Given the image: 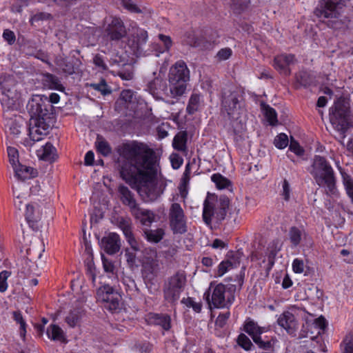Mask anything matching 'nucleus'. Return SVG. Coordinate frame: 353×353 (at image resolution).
<instances>
[{
  "mask_svg": "<svg viewBox=\"0 0 353 353\" xmlns=\"http://www.w3.org/2000/svg\"><path fill=\"white\" fill-rule=\"evenodd\" d=\"M150 320L156 325L161 326L165 330H169L171 327V318L165 314H151Z\"/></svg>",
  "mask_w": 353,
  "mask_h": 353,
  "instance_id": "obj_28",
  "label": "nucleus"
},
{
  "mask_svg": "<svg viewBox=\"0 0 353 353\" xmlns=\"http://www.w3.org/2000/svg\"><path fill=\"white\" fill-rule=\"evenodd\" d=\"M263 109L264 110L265 116L270 124L275 125L278 122L277 114L275 110L268 105H263Z\"/></svg>",
  "mask_w": 353,
  "mask_h": 353,
  "instance_id": "obj_40",
  "label": "nucleus"
},
{
  "mask_svg": "<svg viewBox=\"0 0 353 353\" xmlns=\"http://www.w3.org/2000/svg\"><path fill=\"white\" fill-rule=\"evenodd\" d=\"M250 3V0H231V8L235 13L240 14L245 10Z\"/></svg>",
  "mask_w": 353,
  "mask_h": 353,
  "instance_id": "obj_37",
  "label": "nucleus"
},
{
  "mask_svg": "<svg viewBox=\"0 0 353 353\" xmlns=\"http://www.w3.org/2000/svg\"><path fill=\"white\" fill-rule=\"evenodd\" d=\"M281 194L286 201H289L290 197V187L289 182L286 179H284L283 183V191Z\"/></svg>",
  "mask_w": 353,
  "mask_h": 353,
  "instance_id": "obj_57",
  "label": "nucleus"
},
{
  "mask_svg": "<svg viewBox=\"0 0 353 353\" xmlns=\"http://www.w3.org/2000/svg\"><path fill=\"white\" fill-rule=\"evenodd\" d=\"M117 152L124 161L120 165L119 173L145 202L154 201L163 193L156 179L159 170V160L154 150L147 144L132 141L119 145Z\"/></svg>",
  "mask_w": 353,
  "mask_h": 353,
  "instance_id": "obj_1",
  "label": "nucleus"
},
{
  "mask_svg": "<svg viewBox=\"0 0 353 353\" xmlns=\"http://www.w3.org/2000/svg\"><path fill=\"white\" fill-rule=\"evenodd\" d=\"M118 198L121 203L129 208L131 212L139 203L137 202L135 194L126 185L119 184L117 187Z\"/></svg>",
  "mask_w": 353,
  "mask_h": 353,
  "instance_id": "obj_16",
  "label": "nucleus"
},
{
  "mask_svg": "<svg viewBox=\"0 0 353 353\" xmlns=\"http://www.w3.org/2000/svg\"><path fill=\"white\" fill-rule=\"evenodd\" d=\"M292 268L295 273H302L304 271V263L303 260L295 259L292 263Z\"/></svg>",
  "mask_w": 353,
  "mask_h": 353,
  "instance_id": "obj_56",
  "label": "nucleus"
},
{
  "mask_svg": "<svg viewBox=\"0 0 353 353\" xmlns=\"http://www.w3.org/2000/svg\"><path fill=\"white\" fill-rule=\"evenodd\" d=\"M303 230L295 226L291 227L289 230L288 236L293 247H296L301 241Z\"/></svg>",
  "mask_w": 353,
  "mask_h": 353,
  "instance_id": "obj_33",
  "label": "nucleus"
},
{
  "mask_svg": "<svg viewBox=\"0 0 353 353\" xmlns=\"http://www.w3.org/2000/svg\"><path fill=\"white\" fill-rule=\"evenodd\" d=\"M135 348L141 353H149L152 350V345L149 343H138Z\"/></svg>",
  "mask_w": 353,
  "mask_h": 353,
  "instance_id": "obj_60",
  "label": "nucleus"
},
{
  "mask_svg": "<svg viewBox=\"0 0 353 353\" xmlns=\"http://www.w3.org/2000/svg\"><path fill=\"white\" fill-rule=\"evenodd\" d=\"M93 63L96 66H98V67L102 68L103 70L107 69V66H106L103 59L99 54H97L94 56V57L93 59Z\"/></svg>",
  "mask_w": 353,
  "mask_h": 353,
  "instance_id": "obj_64",
  "label": "nucleus"
},
{
  "mask_svg": "<svg viewBox=\"0 0 353 353\" xmlns=\"http://www.w3.org/2000/svg\"><path fill=\"white\" fill-rule=\"evenodd\" d=\"M289 148L298 156H301L304 153L303 149L300 146L299 143L293 139H291Z\"/></svg>",
  "mask_w": 353,
  "mask_h": 353,
  "instance_id": "obj_54",
  "label": "nucleus"
},
{
  "mask_svg": "<svg viewBox=\"0 0 353 353\" xmlns=\"http://www.w3.org/2000/svg\"><path fill=\"white\" fill-rule=\"evenodd\" d=\"M13 317L14 319L20 324V335L24 338L26 335V322L23 320V318L21 315V314L19 312H13Z\"/></svg>",
  "mask_w": 353,
  "mask_h": 353,
  "instance_id": "obj_48",
  "label": "nucleus"
},
{
  "mask_svg": "<svg viewBox=\"0 0 353 353\" xmlns=\"http://www.w3.org/2000/svg\"><path fill=\"white\" fill-rule=\"evenodd\" d=\"M188 140V134L186 131H181L178 132L173 139V147L178 151H185L186 143Z\"/></svg>",
  "mask_w": 353,
  "mask_h": 353,
  "instance_id": "obj_29",
  "label": "nucleus"
},
{
  "mask_svg": "<svg viewBox=\"0 0 353 353\" xmlns=\"http://www.w3.org/2000/svg\"><path fill=\"white\" fill-rule=\"evenodd\" d=\"M148 40L147 31L142 29H137L136 32L135 40L136 48L137 50H142L143 46L146 43Z\"/></svg>",
  "mask_w": 353,
  "mask_h": 353,
  "instance_id": "obj_36",
  "label": "nucleus"
},
{
  "mask_svg": "<svg viewBox=\"0 0 353 353\" xmlns=\"http://www.w3.org/2000/svg\"><path fill=\"white\" fill-rule=\"evenodd\" d=\"M119 228L122 230L125 237L134 252L141 251L142 244L134 237L132 230V226L128 221L122 219L119 222Z\"/></svg>",
  "mask_w": 353,
  "mask_h": 353,
  "instance_id": "obj_20",
  "label": "nucleus"
},
{
  "mask_svg": "<svg viewBox=\"0 0 353 353\" xmlns=\"http://www.w3.org/2000/svg\"><path fill=\"white\" fill-rule=\"evenodd\" d=\"M143 254L141 272L145 279L150 281L157 276L160 270L157 252L156 249L149 248L143 250Z\"/></svg>",
  "mask_w": 353,
  "mask_h": 353,
  "instance_id": "obj_12",
  "label": "nucleus"
},
{
  "mask_svg": "<svg viewBox=\"0 0 353 353\" xmlns=\"http://www.w3.org/2000/svg\"><path fill=\"white\" fill-rule=\"evenodd\" d=\"M102 261L104 270L106 272L113 273L114 270V265L112 264V263L104 257L102 258Z\"/></svg>",
  "mask_w": 353,
  "mask_h": 353,
  "instance_id": "obj_63",
  "label": "nucleus"
},
{
  "mask_svg": "<svg viewBox=\"0 0 353 353\" xmlns=\"http://www.w3.org/2000/svg\"><path fill=\"white\" fill-rule=\"evenodd\" d=\"M230 316V312H226L225 313L220 314L216 319V325H217L219 327H223L225 325Z\"/></svg>",
  "mask_w": 353,
  "mask_h": 353,
  "instance_id": "obj_52",
  "label": "nucleus"
},
{
  "mask_svg": "<svg viewBox=\"0 0 353 353\" xmlns=\"http://www.w3.org/2000/svg\"><path fill=\"white\" fill-rule=\"evenodd\" d=\"M30 127H35L37 129V134H41L42 136L46 134V130L48 129L46 123H41L39 121H37L36 119H30Z\"/></svg>",
  "mask_w": 353,
  "mask_h": 353,
  "instance_id": "obj_46",
  "label": "nucleus"
},
{
  "mask_svg": "<svg viewBox=\"0 0 353 353\" xmlns=\"http://www.w3.org/2000/svg\"><path fill=\"white\" fill-rule=\"evenodd\" d=\"M98 301L104 303V307L111 312H116L120 308L121 295L112 287L105 285L97 291Z\"/></svg>",
  "mask_w": 353,
  "mask_h": 353,
  "instance_id": "obj_14",
  "label": "nucleus"
},
{
  "mask_svg": "<svg viewBox=\"0 0 353 353\" xmlns=\"http://www.w3.org/2000/svg\"><path fill=\"white\" fill-rule=\"evenodd\" d=\"M232 54V50L230 48H226L220 50L216 56L220 60H226L228 59Z\"/></svg>",
  "mask_w": 353,
  "mask_h": 353,
  "instance_id": "obj_59",
  "label": "nucleus"
},
{
  "mask_svg": "<svg viewBox=\"0 0 353 353\" xmlns=\"http://www.w3.org/2000/svg\"><path fill=\"white\" fill-rule=\"evenodd\" d=\"M200 105V95L198 94H192L189 99L186 111L189 114L195 113Z\"/></svg>",
  "mask_w": 353,
  "mask_h": 353,
  "instance_id": "obj_35",
  "label": "nucleus"
},
{
  "mask_svg": "<svg viewBox=\"0 0 353 353\" xmlns=\"http://www.w3.org/2000/svg\"><path fill=\"white\" fill-rule=\"evenodd\" d=\"M181 303L188 307H192L196 312H199L201 310V304L194 302L190 297L183 299Z\"/></svg>",
  "mask_w": 353,
  "mask_h": 353,
  "instance_id": "obj_50",
  "label": "nucleus"
},
{
  "mask_svg": "<svg viewBox=\"0 0 353 353\" xmlns=\"http://www.w3.org/2000/svg\"><path fill=\"white\" fill-rule=\"evenodd\" d=\"M343 353H353V338L347 336L343 342Z\"/></svg>",
  "mask_w": 353,
  "mask_h": 353,
  "instance_id": "obj_51",
  "label": "nucleus"
},
{
  "mask_svg": "<svg viewBox=\"0 0 353 353\" xmlns=\"http://www.w3.org/2000/svg\"><path fill=\"white\" fill-rule=\"evenodd\" d=\"M117 74L123 80H131L134 77L133 66L130 64L125 65V67L119 70Z\"/></svg>",
  "mask_w": 353,
  "mask_h": 353,
  "instance_id": "obj_38",
  "label": "nucleus"
},
{
  "mask_svg": "<svg viewBox=\"0 0 353 353\" xmlns=\"http://www.w3.org/2000/svg\"><path fill=\"white\" fill-rule=\"evenodd\" d=\"M10 275V272L3 271L0 273V292H3L6 290L8 285L6 280Z\"/></svg>",
  "mask_w": 353,
  "mask_h": 353,
  "instance_id": "obj_55",
  "label": "nucleus"
},
{
  "mask_svg": "<svg viewBox=\"0 0 353 353\" xmlns=\"http://www.w3.org/2000/svg\"><path fill=\"white\" fill-rule=\"evenodd\" d=\"M244 330L251 336L253 341L263 350H271L276 341L273 339L268 341L262 339L261 334L263 332V328L258 326L253 321H248L244 325Z\"/></svg>",
  "mask_w": 353,
  "mask_h": 353,
  "instance_id": "obj_15",
  "label": "nucleus"
},
{
  "mask_svg": "<svg viewBox=\"0 0 353 353\" xmlns=\"http://www.w3.org/2000/svg\"><path fill=\"white\" fill-rule=\"evenodd\" d=\"M170 227L174 234H184L188 231L187 219L184 211L178 203H173L169 208Z\"/></svg>",
  "mask_w": 353,
  "mask_h": 353,
  "instance_id": "obj_13",
  "label": "nucleus"
},
{
  "mask_svg": "<svg viewBox=\"0 0 353 353\" xmlns=\"http://www.w3.org/2000/svg\"><path fill=\"white\" fill-rule=\"evenodd\" d=\"M47 335L54 341H64L65 335L62 329L57 325H50L47 330Z\"/></svg>",
  "mask_w": 353,
  "mask_h": 353,
  "instance_id": "obj_32",
  "label": "nucleus"
},
{
  "mask_svg": "<svg viewBox=\"0 0 353 353\" xmlns=\"http://www.w3.org/2000/svg\"><path fill=\"white\" fill-rule=\"evenodd\" d=\"M39 156L42 160L52 162L57 157V150L50 143H47L43 147L42 153L39 154Z\"/></svg>",
  "mask_w": 353,
  "mask_h": 353,
  "instance_id": "obj_30",
  "label": "nucleus"
},
{
  "mask_svg": "<svg viewBox=\"0 0 353 353\" xmlns=\"http://www.w3.org/2000/svg\"><path fill=\"white\" fill-rule=\"evenodd\" d=\"M130 212L136 220L139 221L143 225L150 226L155 219V214L152 210L142 208L140 205H137Z\"/></svg>",
  "mask_w": 353,
  "mask_h": 353,
  "instance_id": "obj_21",
  "label": "nucleus"
},
{
  "mask_svg": "<svg viewBox=\"0 0 353 353\" xmlns=\"http://www.w3.org/2000/svg\"><path fill=\"white\" fill-rule=\"evenodd\" d=\"M236 290V285H225L222 283L216 285L212 292L210 297V293H205L206 300L211 307L216 308H228L234 300V293Z\"/></svg>",
  "mask_w": 353,
  "mask_h": 353,
  "instance_id": "obj_9",
  "label": "nucleus"
},
{
  "mask_svg": "<svg viewBox=\"0 0 353 353\" xmlns=\"http://www.w3.org/2000/svg\"><path fill=\"white\" fill-rule=\"evenodd\" d=\"M348 0H319L314 14L330 28H337L341 24L340 10L346 6Z\"/></svg>",
  "mask_w": 353,
  "mask_h": 353,
  "instance_id": "obj_5",
  "label": "nucleus"
},
{
  "mask_svg": "<svg viewBox=\"0 0 353 353\" xmlns=\"http://www.w3.org/2000/svg\"><path fill=\"white\" fill-rule=\"evenodd\" d=\"M211 179L219 189L227 188L231 185L230 181L219 173L214 174Z\"/></svg>",
  "mask_w": 353,
  "mask_h": 353,
  "instance_id": "obj_39",
  "label": "nucleus"
},
{
  "mask_svg": "<svg viewBox=\"0 0 353 353\" xmlns=\"http://www.w3.org/2000/svg\"><path fill=\"white\" fill-rule=\"evenodd\" d=\"M52 18L50 14L47 12H38L34 15L32 16L30 18V22L32 26L40 21L48 20Z\"/></svg>",
  "mask_w": 353,
  "mask_h": 353,
  "instance_id": "obj_49",
  "label": "nucleus"
},
{
  "mask_svg": "<svg viewBox=\"0 0 353 353\" xmlns=\"http://www.w3.org/2000/svg\"><path fill=\"white\" fill-rule=\"evenodd\" d=\"M90 87L92 88L97 91L100 92L103 95H106L111 93V90L107 85L105 79H102L98 83H90Z\"/></svg>",
  "mask_w": 353,
  "mask_h": 353,
  "instance_id": "obj_42",
  "label": "nucleus"
},
{
  "mask_svg": "<svg viewBox=\"0 0 353 353\" xmlns=\"http://www.w3.org/2000/svg\"><path fill=\"white\" fill-rule=\"evenodd\" d=\"M46 208L43 204L40 205L37 203L28 204L25 213L26 219L30 224L39 221L43 216V214H46V211H43Z\"/></svg>",
  "mask_w": 353,
  "mask_h": 353,
  "instance_id": "obj_18",
  "label": "nucleus"
},
{
  "mask_svg": "<svg viewBox=\"0 0 353 353\" xmlns=\"http://www.w3.org/2000/svg\"><path fill=\"white\" fill-rule=\"evenodd\" d=\"M230 206V199L224 195L208 194L203 203V220L210 226L212 219L217 223L225 219Z\"/></svg>",
  "mask_w": 353,
  "mask_h": 353,
  "instance_id": "obj_4",
  "label": "nucleus"
},
{
  "mask_svg": "<svg viewBox=\"0 0 353 353\" xmlns=\"http://www.w3.org/2000/svg\"><path fill=\"white\" fill-rule=\"evenodd\" d=\"M16 81L12 75L3 74L0 77V86L3 94L9 97L8 93L11 89L15 85Z\"/></svg>",
  "mask_w": 353,
  "mask_h": 353,
  "instance_id": "obj_27",
  "label": "nucleus"
},
{
  "mask_svg": "<svg viewBox=\"0 0 353 353\" xmlns=\"http://www.w3.org/2000/svg\"><path fill=\"white\" fill-rule=\"evenodd\" d=\"M57 65L62 69L63 72L68 74H72L75 72L74 65L65 59H60L57 61Z\"/></svg>",
  "mask_w": 353,
  "mask_h": 353,
  "instance_id": "obj_44",
  "label": "nucleus"
},
{
  "mask_svg": "<svg viewBox=\"0 0 353 353\" xmlns=\"http://www.w3.org/2000/svg\"><path fill=\"white\" fill-rule=\"evenodd\" d=\"M274 143L277 148H285L288 145V136L283 133L279 134L275 137Z\"/></svg>",
  "mask_w": 353,
  "mask_h": 353,
  "instance_id": "obj_47",
  "label": "nucleus"
},
{
  "mask_svg": "<svg viewBox=\"0 0 353 353\" xmlns=\"http://www.w3.org/2000/svg\"><path fill=\"white\" fill-rule=\"evenodd\" d=\"M278 324L283 327L288 334H292L294 333L297 323L295 320V316L290 312H283L277 320Z\"/></svg>",
  "mask_w": 353,
  "mask_h": 353,
  "instance_id": "obj_22",
  "label": "nucleus"
},
{
  "mask_svg": "<svg viewBox=\"0 0 353 353\" xmlns=\"http://www.w3.org/2000/svg\"><path fill=\"white\" fill-rule=\"evenodd\" d=\"M103 32L104 37L114 42H119L127 36V30L123 21L117 17L105 20Z\"/></svg>",
  "mask_w": 353,
  "mask_h": 353,
  "instance_id": "obj_11",
  "label": "nucleus"
},
{
  "mask_svg": "<svg viewBox=\"0 0 353 353\" xmlns=\"http://www.w3.org/2000/svg\"><path fill=\"white\" fill-rule=\"evenodd\" d=\"M187 276L185 271L178 270L164 282L163 292L164 299L170 303H175L185 290Z\"/></svg>",
  "mask_w": 353,
  "mask_h": 353,
  "instance_id": "obj_8",
  "label": "nucleus"
},
{
  "mask_svg": "<svg viewBox=\"0 0 353 353\" xmlns=\"http://www.w3.org/2000/svg\"><path fill=\"white\" fill-rule=\"evenodd\" d=\"M84 314L83 308L80 305H77L70 310L65 317V322L70 327H74L79 324Z\"/></svg>",
  "mask_w": 353,
  "mask_h": 353,
  "instance_id": "obj_24",
  "label": "nucleus"
},
{
  "mask_svg": "<svg viewBox=\"0 0 353 353\" xmlns=\"http://www.w3.org/2000/svg\"><path fill=\"white\" fill-rule=\"evenodd\" d=\"M350 107L343 99H339L330 109V121L333 128L341 132V139L349 126Z\"/></svg>",
  "mask_w": 353,
  "mask_h": 353,
  "instance_id": "obj_7",
  "label": "nucleus"
},
{
  "mask_svg": "<svg viewBox=\"0 0 353 353\" xmlns=\"http://www.w3.org/2000/svg\"><path fill=\"white\" fill-rule=\"evenodd\" d=\"M165 235V231L162 228L155 230L145 229L143 230L144 238L150 243H158Z\"/></svg>",
  "mask_w": 353,
  "mask_h": 353,
  "instance_id": "obj_26",
  "label": "nucleus"
},
{
  "mask_svg": "<svg viewBox=\"0 0 353 353\" xmlns=\"http://www.w3.org/2000/svg\"><path fill=\"white\" fill-rule=\"evenodd\" d=\"M28 107L30 119H36L41 123H46L53 118L54 108L46 96H34L29 101Z\"/></svg>",
  "mask_w": 353,
  "mask_h": 353,
  "instance_id": "obj_10",
  "label": "nucleus"
},
{
  "mask_svg": "<svg viewBox=\"0 0 353 353\" xmlns=\"http://www.w3.org/2000/svg\"><path fill=\"white\" fill-rule=\"evenodd\" d=\"M7 152L9 161L12 168L17 166V165L19 164L18 150L15 148L10 146L8 147Z\"/></svg>",
  "mask_w": 353,
  "mask_h": 353,
  "instance_id": "obj_45",
  "label": "nucleus"
},
{
  "mask_svg": "<svg viewBox=\"0 0 353 353\" xmlns=\"http://www.w3.org/2000/svg\"><path fill=\"white\" fill-rule=\"evenodd\" d=\"M310 174L316 183L326 188L327 194H334L336 192L334 172L327 159L316 155L311 165Z\"/></svg>",
  "mask_w": 353,
  "mask_h": 353,
  "instance_id": "obj_3",
  "label": "nucleus"
},
{
  "mask_svg": "<svg viewBox=\"0 0 353 353\" xmlns=\"http://www.w3.org/2000/svg\"><path fill=\"white\" fill-rule=\"evenodd\" d=\"M123 6L132 12L139 13L141 10L130 0H122Z\"/></svg>",
  "mask_w": 353,
  "mask_h": 353,
  "instance_id": "obj_53",
  "label": "nucleus"
},
{
  "mask_svg": "<svg viewBox=\"0 0 353 353\" xmlns=\"http://www.w3.org/2000/svg\"><path fill=\"white\" fill-rule=\"evenodd\" d=\"M15 176L20 181H26L35 177L37 175V171L32 167L18 164L17 166L13 168Z\"/></svg>",
  "mask_w": 353,
  "mask_h": 353,
  "instance_id": "obj_23",
  "label": "nucleus"
},
{
  "mask_svg": "<svg viewBox=\"0 0 353 353\" xmlns=\"http://www.w3.org/2000/svg\"><path fill=\"white\" fill-rule=\"evenodd\" d=\"M296 83L303 87H307L314 82L313 76L307 71H300L295 76Z\"/></svg>",
  "mask_w": 353,
  "mask_h": 353,
  "instance_id": "obj_31",
  "label": "nucleus"
},
{
  "mask_svg": "<svg viewBox=\"0 0 353 353\" xmlns=\"http://www.w3.org/2000/svg\"><path fill=\"white\" fill-rule=\"evenodd\" d=\"M101 245L107 254H114L118 252L121 248L119 236L116 233H110L101 239Z\"/></svg>",
  "mask_w": 353,
  "mask_h": 353,
  "instance_id": "obj_19",
  "label": "nucleus"
},
{
  "mask_svg": "<svg viewBox=\"0 0 353 353\" xmlns=\"http://www.w3.org/2000/svg\"><path fill=\"white\" fill-rule=\"evenodd\" d=\"M37 130L35 127H30L29 128L30 138L33 142L39 141L43 139L41 134H37Z\"/></svg>",
  "mask_w": 353,
  "mask_h": 353,
  "instance_id": "obj_61",
  "label": "nucleus"
},
{
  "mask_svg": "<svg viewBox=\"0 0 353 353\" xmlns=\"http://www.w3.org/2000/svg\"><path fill=\"white\" fill-rule=\"evenodd\" d=\"M97 151L103 156H108L112 152V148L109 143L101 137L98 136L95 142Z\"/></svg>",
  "mask_w": 353,
  "mask_h": 353,
  "instance_id": "obj_34",
  "label": "nucleus"
},
{
  "mask_svg": "<svg viewBox=\"0 0 353 353\" xmlns=\"http://www.w3.org/2000/svg\"><path fill=\"white\" fill-rule=\"evenodd\" d=\"M3 37L9 44L14 43L16 39L14 33L8 29L3 31Z\"/></svg>",
  "mask_w": 353,
  "mask_h": 353,
  "instance_id": "obj_58",
  "label": "nucleus"
},
{
  "mask_svg": "<svg viewBox=\"0 0 353 353\" xmlns=\"http://www.w3.org/2000/svg\"><path fill=\"white\" fill-rule=\"evenodd\" d=\"M295 61L294 55L292 54H283L275 57L273 65L281 74L289 76L291 74L289 67L290 65L294 64Z\"/></svg>",
  "mask_w": 353,
  "mask_h": 353,
  "instance_id": "obj_17",
  "label": "nucleus"
},
{
  "mask_svg": "<svg viewBox=\"0 0 353 353\" xmlns=\"http://www.w3.org/2000/svg\"><path fill=\"white\" fill-rule=\"evenodd\" d=\"M42 81L43 85L50 89L59 91L64 90V87L60 83L59 78L54 74L48 72L43 74Z\"/></svg>",
  "mask_w": 353,
  "mask_h": 353,
  "instance_id": "obj_25",
  "label": "nucleus"
},
{
  "mask_svg": "<svg viewBox=\"0 0 353 353\" xmlns=\"http://www.w3.org/2000/svg\"><path fill=\"white\" fill-rule=\"evenodd\" d=\"M237 265L238 261L232 262L230 260L223 261L218 267V275L221 276L229 270L236 267Z\"/></svg>",
  "mask_w": 353,
  "mask_h": 353,
  "instance_id": "obj_41",
  "label": "nucleus"
},
{
  "mask_svg": "<svg viewBox=\"0 0 353 353\" xmlns=\"http://www.w3.org/2000/svg\"><path fill=\"white\" fill-rule=\"evenodd\" d=\"M242 95L234 85L224 88L221 92V112L226 114L229 119L236 120L240 114V102Z\"/></svg>",
  "mask_w": 353,
  "mask_h": 353,
  "instance_id": "obj_6",
  "label": "nucleus"
},
{
  "mask_svg": "<svg viewBox=\"0 0 353 353\" xmlns=\"http://www.w3.org/2000/svg\"><path fill=\"white\" fill-rule=\"evenodd\" d=\"M21 125L17 121H12L10 123V130L11 134L18 135L21 132Z\"/></svg>",
  "mask_w": 353,
  "mask_h": 353,
  "instance_id": "obj_62",
  "label": "nucleus"
},
{
  "mask_svg": "<svg viewBox=\"0 0 353 353\" xmlns=\"http://www.w3.org/2000/svg\"><path fill=\"white\" fill-rule=\"evenodd\" d=\"M236 341L238 345L246 351L251 350L254 346L250 339L244 334H240Z\"/></svg>",
  "mask_w": 353,
  "mask_h": 353,
  "instance_id": "obj_43",
  "label": "nucleus"
},
{
  "mask_svg": "<svg viewBox=\"0 0 353 353\" xmlns=\"http://www.w3.org/2000/svg\"><path fill=\"white\" fill-rule=\"evenodd\" d=\"M190 80V70L186 63L178 61L169 70L168 87L159 78H155L148 83V88L150 93L157 99H162L161 90L166 97L178 99L185 92L187 83Z\"/></svg>",
  "mask_w": 353,
  "mask_h": 353,
  "instance_id": "obj_2",
  "label": "nucleus"
}]
</instances>
